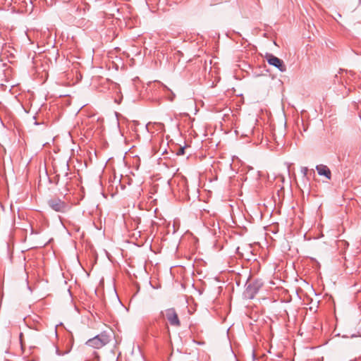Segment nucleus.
I'll use <instances>...</instances> for the list:
<instances>
[{
  "mask_svg": "<svg viewBox=\"0 0 361 361\" xmlns=\"http://www.w3.org/2000/svg\"><path fill=\"white\" fill-rule=\"evenodd\" d=\"M265 58L269 65L276 67L281 72H285L286 71V66L283 60L271 54H267Z\"/></svg>",
  "mask_w": 361,
  "mask_h": 361,
  "instance_id": "nucleus-3",
  "label": "nucleus"
},
{
  "mask_svg": "<svg viewBox=\"0 0 361 361\" xmlns=\"http://www.w3.org/2000/svg\"><path fill=\"white\" fill-rule=\"evenodd\" d=\"M307 171H308V169H307V167H302V168L301 169V171H302V173H303V175H304L305 176H307Z\"/></svg>",
  "mask_w": 361,
  "mask_h": 361,
  "instance_id": "nucleus-6",
  "label": "nucleus"
},
{
  "mask_svg": "<svg viewBox=\"0 0 361 361\" xmlns=\"http://www.w3.org/2000/svg\"><path fill=\"white\" fill-rule=\"evenodd\" d=\"M48 205L57 212L64 213L68 211L69 206L59 198H53L48 201Z\"/></svg>",
  "mask_w": 361,
  "mask_h": 361,
  "instance_id": "nucleus-2",
  "label": "nucleus"
},
{
  "mask_svg": "<svg viewBox=\"0 0 361 361\" xmlns=\"http://www.w3.org/2000/svg\"><path fill=\"white\" fill-rule=\"evenodd\" d=\"M164 314L166 319L169 321L171 326L178 327L180 326V322L178 318V314L174 308H169L165 310Z\"/></svg>",
  "mask_w": 361,
  "mask_h": 361,
  "instance_id": "nucleus-4",
  "label": "nucleus"
},
{
  "mask_svg": "<svg viewBox=\"0 0 361 361\" xmlns=\"http://www.w3.org/2000/svg\"><path fill=\"white\" fill-rule=\"evenodd\" d=\"M316 169L319 176H324L328 179H331V171L326 166L320 164L317 166Z\"/></svg>",
  "mask_w": 361,
  "mask_h": 361,
  "instance_id": "nucleus-5",
  "label": "nucleus"
},
{
  "mask_svg": "<svg viewBox=\"0 0 361 361\" xmlns=\"http://www.w3.org/2000/svg\"><path fill=\"white\" fill-rule=\"evenodd\" d=\"M110 341L111 335L106 331H103L100 334H98L94 337L89 339L86 342V344L95 349H100L108 344Z\"/></svg>",
  "mask_w": 361,
  "mask_h": 361,
  "instance_id": "nucleus-1",
  "label": "nucleus"
},
{
  "mask_svg": "<svg viewBox=\"0 0 361 361\" xmlns=\"http://www.w3.org/2000/svg\"><path fill=\"white\" fill-rule=\"evenodd\" d=\"M178 155H183L184 154V147H180L178 151L177 152Z\"/></svg>",
  "mask_w": 361,
  "mask_h": 361,
  "instance_id": "nucleus-7",
  "label": "nucleus"
}]
</instances>
